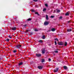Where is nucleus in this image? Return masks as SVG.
I'll return each instance as SVG.
<instances>
[{"label": "nucleus", "mask_w": 74, "mask_h": 74, "mask_svg": "<svg viewBox=\"0 0 74 74\" xmlns=\"http://www.w3.org/2000/svg\"><path fill=\"white\" fill-rule=\"evenodd\" d=\"M35 32H37L38 31V30L37 29H35Z\"/></svg>", "instance_id": "b1692460"}, {"label": "nucleus", "mask_w": 74, "mask_h": 74, "mask_svg": "<svg viewBox=\"0 0 74 74\" xmlns=\"http://www.w3.org/2000/svg\"><path fill=\"white\" fill-rule=\"evenodd\" d=\"M67 32H71V29H68L67 30Z\"/></svg>", "instance_id": "9b49d317"}, {"label": "nucleus", "mask_w": 74, "mask_h": 74, "mask_svg": "<svg viewBox=\"0 0 74 74\" xmlns=\"http://www.w3.org/2000/svg\"><path fill=\"white\" fill-rule=\"evenodd\" d=\"M45 6H46V7H48V4L47 3L45 4Z\"/></svg>", "instance_id": "cd10ccee"}, {"label": "nucleus", "mask_w": 74, "mask_h": 74, "mask_svg": "<svg viewBox=\"0 0 74 74\" xmlns=\"http://www.w3.org/2000/svg\"><path fill=\"white\" fill-rule=\"evenodd\" d=\"M63 42H58V44L60 45H63Z\"/></svg>", "instance_id": "f257e3e1"}, {"label": "nucleus", "mask_w": 74, "mask_h": 74, "mask_svg": "<svg viewBox=\"0 0 74 74\" xmlns=\"http://www.w3.org/2000/svg\"><path fill=\"white\" fill-rule=\"evenodd\" d=\"M51 59H50V58L49 59V61H51Z\"/></svg>", "instance_id": "72a5a7b5"}, {"label": "nucleus", "mask_w": 74, "mask_h": 74, "mask_svg": "<svg viewBox=\"0 0 74 74\" xmlns=\"http://www.w3.org/2000/svg\"><path fill=\"white\" fill-rule=\"evenodd\" d=\"M49 23H48V22H45V23H44V25H48V24Z\"/></svg>", "instance_id": "20e7f679"}, {"label": "nucleus", "mask_w": 74, "mask_h": 74, "mask_svg": "<svg viewBox=\"0 0 74 74\" xmlns=\"http://www.w3.org/2000/svg\"><path fill=\"white\" fill-rule=\"evenodd\" d=\"M16 47L17 48H21V45H17L16 46Z\"/></svg>", "instance_id": "f03ea898"}, {"label": "nucleus", "mask_w": 74, "mask_h": 74, "mask_svg": "<svg viewBox=\"0 0 74 74\" xmlns=\"http://www.w3.org/2000/svg\"><path fill=\"white\" fill-rule=\"evenodd\" d=\"M34 1H37L38 0H33Z\"/></svg>", "instance_id": "c85d7f7f"}, {"label": "nucleus", "mask_w": 74, "mask_h": 74, "mask_svg": "<svg viewBox=\"0 0 74 74\" xmlns=\"http://www.w3.org/2000/svg\"><path fill=\"white\" fill-rule=\"evenodd\" d=\"M42 38L43 39H45V36H43L42 37Z\"/></svg>", "instance_id": "5701e85b"}, {"label": "nucleus", "mask_w": 74, "mask_h": 74, "mask_svg": "<svg viewBox=\"0 0 74 74\" xmlns=\"http://www.w3.org/2000/svg\"><path fill=\"white\" fill-rule=\"evenodd\" d=\"M35 14H37V15H39L38 13V12H35Z\"/></svg>", "instance_id": "6ab92c4d"}, {"label": "nucleus", "mask_w": 74, "mask_h": 74, "mask_svg": "<svg viewBox=\"0 0 74 74\" xmlns=\"http://www.w3.org/2000/svg\"><path fill=\"white\" fill-rule=\"evenodd\" d=\"M38 67L39 69H42V66H39Z\"/></svg>", "instance_id": "0eeeda50"}, {"label": "nucleus", "mask_w": 74, "mask_h": 74, "mask_svg": "<svg viewBox=\"0 0 74 74\" xmlns=\"http://www.w3.org/2000/svg\"><path fill=\"white\" fill-rule=\"evenodd\" d=\"M6 41H9V40H10L8 38H7V39H6Z\"/></svg>", "instance_id": "a211bd4d"}, {"label": "nucleus", "mask_w": 74, "mask_h": 74, "mask_svg": "<svg viewBox=\"0 0 74 74\" xmlns=\"http://www.w3.org/2000/svg\"><path fill=\"white\" fill-rule=\"evenodd\" d=\"M68 23H70V21H68Z\"/></svg>", "instance_id": "c9c22d12"}, {"label": "nucleus", "mask_w": 74, "mask_h": 74, "mask_svg": "<svg viewBox=\"0 0 74 74\" xmlns=\"http://www.w3.org/2000/svg\"><path fill=\"white\" fill-rule=\"evenodd\" d=\"M26 32H28V30H26Z\"/></svg>", "instance_id": "4c0bfd02"}, {"label": "nucleus", "mask_w": 74, "mask_h": 74, "mask_svg": "<svg viewBox=\"0 0 74 74\" xmlns=\"http://www.w3.org/2000/svg\"><path fill=\"white\" fill-rule=\"evenodd\" d=\"M31 20H32V19H31V18H29L27 19V21H31Z\"/></svg>", "instance_id": "2eb2a0df"}, {"label": "nucleus", "mask_w": 74, "mask_h": 74, "mask_svg": "<svg viewBox=\"0 0 74 74\" xmlns=\"http://www.w3.org/2000/svg\"><path fill=\"white\" fill-rule=\"evenodd\" d=\"M62 16H60V17H59V19H62Z\"/></svg>", "instance_id": "393cba45"}, {"label": "nucleus", "mask_w": 74, "mask_h": 74, "mask_svg": "<svg viewBox=\"0 0 74 74\" xmlns=\"http://www.w3.org/2000/svg\"><path fill=\"white\" fill-rule=\"evenodd\" d=\"M55 45H56L57 44V43H56V41H55Z\"/></svg>", "instance_id": "bb28decb"}, {"label": "nucleus", "mask_w": 74, "mask_h": 74, "mask_svg": "<svg viewBox=\"0 0 74 74\" xmlns=\"http://www.w3.org/2000/svg\"><path fill=\"white\" fill-rule=\"evenodd\" d=\"M39 42H42V40H40L39 41Z\"/></svg>", "instance_id": "2f4dec72"}, {"label": "nucleus", "mask_w": 74, "mask_h": 74, "mask_svg": "<svg viewBox=\"0 0 74 74\" xmlns=\"http://www.w3.org/2000/svg\"><path fill=\"white\" fill-rule=\"evenodd\" d=\"M13 52H14V53H16V52H17V51H16V50H14L13 51Z\"/></svg>", "instance_id": "dca6fc26"}, {"label": "nucleus", "mask_w": 74, "mask_h": 74, "mask_svg": "<svg viewBox=\"0 0 74 74\" xmlns=\"http://www.w3.org/2000/svg\"><path fill=\"white\" fill-rule=\"evenodd\" d=\"M9 37L10 38H12V37L11 36H9Z\"/></svg>", "instance_id": "c756f323"}, {"label": "nucleus", "mask_w": 74, "mask_h": 74, "mask_svg": "<svg viewBox=\"0 0 74 74\" xmlns=\"http://www.w3.org/2000/svg\"><path fill=\"white\" fill-rule=\"evenodd\" d=\"M56 12V11L55 10H54V12H53V13L55 12Z\"/></svg>", "instance_id": "e433bc0d"}, {"label": "nucleus", "mask_w": 74, "mask_h": 74, "mask_svg": "<svg viewBox=\"0 0 74 74\" xmlns=\"http://www.w3.org/2000/svg\"><path fill=\"white\" fill-rule=\"evenodd\" d=\"M67 45V42H65V46H66Z\"/></svg>", "instance_id": "4be33fe9"}, {"label": "nucleus", "mask_w": 74, "mask_h": 74, "mask_svg": "<svg viewBox=\"0 0 74 74\" xmlns=\"http://www.w3.org/2000/svg\"><path fill=\"white\" fill-rule=\"evenodd\" d=\"M69 15V12H67L66 14L65 15L67 16V15Z\"/></svg>", "instance_id": "ddd939ff"}, {"label": "nucleus", "mask_w": 74, "mask_h": 74, "mask_svg": "<svg viewBox=\"0 0 74 74\" xmlns=\"http://www.w3.org/2000/svg\"><path fill=\"white\" fill-rule=\"evenodd\" d=\"M46 18L47 20H48V16L47 15H46Z\"/></svg>", "instance_id": "f8f14e48"}, {"label": "nucleus", "mask_w": 74, "mask_h": 74, "mask_svg": "<svg viewBox=\"0 0 74 74\" xmlns=\"http://www.w3.org/2000/svg\"><path fill=\"white\" fill-rule=\"evenodd\" d=\"M42 53L43 54L45 53V49H42Z\"/></svg>", "instance_id": "39448f33"}, {"label": "nucleus", "mask_w": 74, "mask_h": 74, "mask_svg": "<svg viewBox=\"0 0 74 74\" xmlns=\"http://www.w3.org/2000/svg\"><path fill=\"white\" fill-rule=\"evenodd\" d=\"M60 12V10L57 9V12L58 13L59 12Z\"/></svg>", "instance_id": "4468645a"}, {"label": "nucleus", "mask_w": 74, "mask_h": 74, "mask_svg": "<svg viewBox=\"0 0 74 74\" xmlns=\"http://www.w3.org/2000/svg\"><path fill=\"white\" fill-rule=\"evenodd\" d=\"M0 60H1V58H0Z\"/></svg>", "instance_id": "58836bf2"}, {"label": "nucleus", "mask_w": 74, "mask_h": 74, "mask_svg": "<svg viewBox=\"0 0 74 74\" xmlns=\"http://www.w3.org/2000/svg\"><path fill=\"white\" fill-rule=\"evenodd\" d=\"M51 18H54V16H51Z\"/></svg>", "instance_id": "7c9ffc66"}, {"label": "nucleus", "mask_w": 74, "mask_h": 74, "mask_svg": "<svg viewBox=\"0 0 74 74\" xmlns=\"http://www.w3.org/2000/svg\"><path fill=\"white\" fill-rule=\"evenodd\" d=\"M49 31H50V30H49Z\"/></svg>", "instance_id": "ea45409f"}, {"label": "nucleus", "mask_w": 74, "mask_h": 74, "mask_svg": "<svg viewBox=\"0 0 74 74\" xmlns=\"http://www.w3.org/2000/svg\"><path fill=\"white\" fill-rule=\"evenodd\" d=\"M64 68L65 69H67V67H66V66H64Z\"/></svg>", "instance_id": "f3484780"}, {"label": "nucleus", "mask_w": 74, "mask_h": 74, "mask_svg": "<svg viewBox=\"0 0 74 74\" xmlns=\"http://www.w3.org/2000/svg\"><path fill=\"white\" fill-rule=\"evenodd\" d=\"M32 12H34V10H32Z\"/></svg>", "instance_id": "f704fd0d"}, {"label": "nucleus", "mask_w": 74, "mask_h": 74, "mask_svg": "<svg viewBox=\"0 0 74 74\" xmlns=\"http://www.w3.org/2000/svg\"><path fill=\"white\" fill-rule=\"evenodd\" d=\"M36 56L37 57H40V56H41V55L40 54H36Z\"/></svg>", "instance_id": "423d86ee"}, {"label": "nucleus", "mask_w": 74, "mask_h": 74, "mask_svg": "<svg viewBox=\"0 0 74 74\" xmlns=\"http://www.w3.org/2000/svg\"><path fill=\"white\" fill-rule=\"evenodd\" d=\"M23 64V63H22V62H21L19 64H18V65L19 66H21V65H22Z\"/></svg>", "instance_id": "6e6552de"}, {"label": "nucleus", "mask_w": 74, "mask_h": 74, "mask_svg": "<svg viewBox=\"0 0 74 74\" xmlns=\"http://www.w3.org/2000/svg\"><path fill=\"white\" fill-rule=\"evenodd\" d=\"M55 41L57 40V41H58V39H57V38L55 39Z\"/></svg>", "instance_id": "a878e982"}, {"label": "nucleus", "mask_w": 74, "mask_h": 74, "mask_svg": "<svg viewBox=\"0 0 74 74\" xmlns=\"http://www.w3.org/2000/svg\"><path fill=\"white\" fill-rule=\"evenodd\" d=\"M47 10V9L45 8L43 10V11H46Z\"/></svg>", "instance_id": "412c9836"}, {"label": "nucleus", "mask_w": 74, "mask_h": 74, "mask_svg": "<svg viewBox=\"0 0 74 74\" xmlns=\"http://www.w3.org/2000/svg\"><path fill=\"white\" fill-rule=\"evenodd\" d=\"M12 30H16V27L12 28Z\"/></svg>", "instance_id": "9d476101"}, {"label": "nucleus", "mask_w": 74, "mask_h": 74, "mask_svg": "<svg viewBox=\"0 0 74 74\" xmlns=\"http://www.w3.org/2000/svg\"><path fill=\"white\" fill-rule=\"evenodd\" d=\"M51 31H52V32H55V28L52 29Z\"/></svg>", "instance_id": "1a4fd4ad"}, {"label": "nucleus", "mask_w": 74, "mask_h": 74, "mask_svg": "<svg viewBox=\"0 0 74 74\" xmlns=\"http://www.w3.org/2000/svg\"><path fill=\"white\" fill-rule=\"evenodd\" d=\"M55 52H56V53H58V51H55Z\"/></svg>", "instance_id": "473e14b6"}, {"label": "nucleus", "mask_w": 74, "mask_h": 74, "mask_svg": "<svg viewBox=\"0 0 74 74\" xmlns=\"http://www.w3.org/2000/svg\"><path fill=\"white\" fill-rule=\"evenodd\" d=\"M59 69L58 68H57L56 69V70L54 71V72L55 73H56V72H58V70Z\"/></svg>", "instance_id": "7ed1b4c3"}, {"label": "nucleus", "mask_w": 74, "mask_h": 74, "mask_svg": "<svg viewBox=\"0 0 74 74\" xmlns=\"http://www.w3.org/2000/svg\"><path fill=\"white\" fill-rule=\"evenodd\" d=\"M44 62V59H42V63H43Z\"/></svg>", "instance_id": "aec40b11"}]
</instances>
